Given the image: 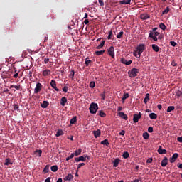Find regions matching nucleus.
I'll return each instance as SVG.
<instances>
[{
	"label": "nucleus",
	"instance_id": "864d4df0",
	"mask_svg": "<svg viewBox=\"0 0 182 182\" xmlns=\"http://www.w3.org/2000/svg\"><path fill=\"white\" fill-rule=\"evenodd\" d=\"M134 56H135L136 58H140L139 57V53L137 52V50L134 52Z\"/></svg>",
	"mask_w": 182,
	"mask_h": 182
},
{
	"label": "nucleus",
	"instance_id": "f3484780",
	"mask_svg": "<svg viewBox=\"0 0 182 182\" xmlns=\"http://www.w3.org/2000/svg\"><path fill=\"white\" fill-rule=\"evenodd\" d=\"M12 164H14V162L11 161V159L9 158L6 159L4 166H11Z\"/></svg>",
	"mask_w": 182,
	"mask_h": 182
},
{
	"label": "nucleus",
	"instance_id": "de8ad7c7",
	"mask_svg": "<svg viewBox=\"0 0 182 182\" xmlns=\"http://www.w3.org/2000/svg\"><path fill=\"white\" fill-rule=\"evenodd\" d=\"M85 163H80L78 164L77 170H79V168H80L81 167H83V166H85Z\"/></svg>",
	"mask_w": 182,
	"mask_h": 182
},
{
	"label": "nucleus",
	"instance_id": "a878e982",
	"mask_svg": "<svg viewBox=\"0 0 182 182\" xmlns=\"http://www.w3.org/2000/svg\"><path fill=\"white\" fill-rule=\"evenodd\" d=\"M101 144H103L104 146H107V147H109V145L110 144V143H109V140L105 139L101 141Z\"/></svg>",
	"mask_w": 182,
	"mask_h": 182
},
{
	"label": "nucleus",
	"instance_id": "a18cd8bd",
	"mask_svg": "<svg viewBox=\"0 0 182 182\" xmlns=\"http://www.w3.org/2000/svg\"><path fill=\"white\" fill-rule=\"evenodd\" d=\"M95 81H92L90 82V87H91V89H93V87H95Z\"/></svg>",
	"mask_w": 182,
	"mask_h": 182
},
{
	"label": "nucleus",
	"instance_id": "13d9d810",
	"mask_svg": "<svg viewBox=\"0 0 182 182\" xmlns=\"http://www.w3.org/2000/svg\"><path fill=\"white\" fill-rule=\"evenodd\" d=\"M148 132H149V133H153V127H149L148 128Z\"/></svg>",
	"mask_w": 182,
	"mask_h": 182
},
{
	"label": "nucleus",
	"instance_id": "49530a36",
	"mask_svg": "<svg viewBox=\"0 0 182 182\" xmlns=\"http://www.w3.org/2000/svg\"><path fill=\"white\" fill-rule=\"evenodd\" d=\"M176 96H177L178 97H180L182 96V92L181 91H178L176 92Z\"/></svg>",
	"mask_w": 182,
	"mask_h": 182
},
{
	"label": "nucleus",
	"instance_id": "e433bc0d",
	"mask_svg": "<svg viewBox=\"0 0 182 182\" xmlns=\"http://www.w3.org/2000/svg\"><path fill=\"white\" fill-rule=\"evenodd\" d=\"M143 137L145 140H148L149 137H150V134H149L147 132H144L143 134Z\"/></svg>",
	"mask_w": 182,
	"mask_h": 182
},
{
	"label": "nucleus",
	"instance_id": "680f3d73",
	"mask_svg": "<svg viewBox=\"0 0 182 182\" xmlns=\"http://www.w3.org/2000/svg\"><path fill=\"white\" fill-rule=\"evenodd\" d=\"M126 132H124V130H122L120 132H119V135L120 136H124Z\"/></svg>",
	"mask_w": 182,
	"mask_h": 182
},
{
	"label": "nucleus",
	"instance_id": "f8f14e48",
	"mask_svg": "<svg viewBox=\"0 0 182 182\" xmlns=\"http://www.w3.org/2000/svg\"><path fill=\"white\" fill-rule=\"evenodd\" d=\"M132 0H122L119 1V5H130Z\"/></svg>",
	"mask_w": 182,
	"mask_h": 182
},
{
	"label": "nucleus",
	"instance_id": "473e14b6",
	"mask_svg": "<svg viewBox=\"0 0 182 182\" xmlns=\"http://www.w3.org/2000/svg\"><path fill=\"white\" fill-rule=\"evenodd\" d=\"M129 156L130 154L127 151L124 152L122 154L123 159H129Z\"/></svg>",
	"mask_w": 182,
	"mask_h": 182
},
{
	"label": "nucleus",
	"instance_id": "5701e85b",
	"mask_svg": "<svg viewBox=\"0 0 182 182\" xmlns=\"http://www.w3.org/2000/svg\"><path fill=\"white\" fill-rule=\"evenodd\" d=\"M152 49H153V50H154V52H159L160 50V47L156 44H153Z\"/></svg>",
	"mask_w": 182,
	"mask_h": 182
},
{
	"label": "nucleus",
	"instance_id": "1a4fd4ad",
	"mask_svg": "<svg viewBox=\"0 0 182 182\" xmlns=\"http://www.w3.org/2000/svg\"><path fill=\"white\" fill-rule=\"evenodd\" d=\"M121 62L124 65H132V63H133V61L132 60H129L127 61V60H126V58H121Z\"/></svg>",
	"mask_w": 182,
	"mask_h": 182
},
{
	"label": "nucleus",
	"instance_id": "20e7f679",
	"mask_svg": "<svg viewBox=\"0 0 182 182\" xmlns=\"http://www.w3.org/2000/svg\"><path fill=\"white\" fill-rule=\"evenodd\" d=\"M140 119H141V112L134 114V118H133L134 123H139V120H140Z\"/></svg>",
	"mask_w": 182,
	"mask_h": 182
},
{
	"label": "nucleus",
	"instance_id": "ea45409f",
	"mask_svg": "<svg viewBox=\"0 0 182 182\" xmlns=\"http://www.w3.org/2000/svg\"><path fill=\"white\" fill-rule=\"evenodd\" d=\"M69 77H70L71 79H73V77H75V70H71L70 74H69Z\"/></svg>",
	"mask_w": 182,
	"mask_h": 182
},
{
	"label": "nucleus",
	"instance_id": "aec40b11",
	"mask_svg": "<svg viewBox=\"0 0 182 182\" xmlns=\"http://www.w3.org/2000/svg\"><path fill=\"white\" fill-rule=\"evenodd\" d=\"M140 18L142 21H146V19H150V16L149 14H141Z\"/></svg>",
	"mask_w": 182,
	"mask_h": 182
},
{
	"label": "nucleus",
	"instance_id": "7ed1b4c3",
	"mask_svg": "<svg viewBox=\"0 0 182 182\" xmlns=\"http://www.w3.org/2000/svg\"><path fill=\"white\" fill-rule=\"evenodd\" d=\"M129 77H136L137 76V73H139V69L133 68L130 71H129Z\"/></svg>",
	"mask_w": 182,
	"mask_h": 182
},
{
	"label": "nucleus",
	"instance_id": "338daca9",
	"mask_svg": "<svg viewBox=\"0 0 182 182\" xmlns=\"http://www.w3.org/2000/svg\"><path fill=\"white\" fill-rule=\"evenodd\" d=\"M45 182H50V177H48L45 180Z\"/></svg>",
	"mask_w": 182,
	"mask_h": 182
},
{
	"label": "nucleus",
	"instance_id": "c85d7f7f",
	"mask_svg": "<svg viewBox=\"0 0 182 182\" xmlns=\"http://www.w3.org/2000/svg\"><path fill=\"white\" fill-rule=\"evenodd\" d=\"M149 117H150V119H157V114L151 113V114H149Z\"/></svg>",
	"mask_w": 182,
	"mask_h": 182
},
{
	"label": "nucleus",
	"instance_id": "9b49d317",
	"mask_svg": "<svg viewBox=\"0 0 182 182\" xmlns=\"http://www.w3.org/2000/svg\"><path fill=\"white\" fill-rule=\"evenodd\" d=\"M118 115L119 117H121V119H124V120H127V119H129L127 114H124V112H119Z\"/></svg>",
	"mask_w": 182,
	"mask_h": 182
},
{
	"label": "nucleus",
	"instance_id": "4468645a",
	"mask_svg": "<svg viewBox=\"0 0 182 182\" xmlns=\"http://www.w3.org/2000/svg\"><path fill=\"white\" fill-rule=\"evenodd\" d=\"M168 159H167V157H165L162 161H161V166L162 167H166V166H167L168 164Z\"/></svg>",
	"mask_w": 182,
	"mask_h": 182
},
{
	"label": "nucleus",
	"instance_id": "c9c22d12",
	"mask_svg": "<svg viewBox=\"0 0 182 182\" xmlns=\"http://www.w3.org/2000/svg\"><path fill=\"white\" fill-rule=\"evenodd\" d=\"M82 153V149H79L78 150L75 151L74 155L75 156H80V154Z\"/></svg>",
	"mask_w": 182,
	"mask_h": 182
},
{
	"label": "nucleus",
	"instance_id": "393cba45",
	"mask_svg": "<svg viewBox=\"0 0 182 182\" xmlns=\"http://www.w3.org/2000/svg\"><path fill=\"white\" fill-rule=\"evenodd\" d=\"M77 122V117L75 116L73 118H72L70 121V124H75Z\"/></svg>",
	"mask_w": 182,
	"mask_h": 182
},
{
	"label": "nucleus",
	"instance_id": "f257e3e1",
	"mask_svg": "<svg viewBox=\"0 0 182 182\" xmlns=\"http://www.w3.org/2000/svg\"><path fill=\"white\" fill-rule=\"evenodd\" d=\"M99 109V105H97V103L92 102L90 105V113L91 114H96V112H97V109Z\"/></svg>",
	"mask_w": 182,
	"mask_h": 182
},
{
	"label": "nucleus",
	"instance_id": "ddd939ff",
	"mask_svg": "<svg viewBox=\"0 0 182 182\" xmlns=\"http://www.w3.org/2000/svg\"><path fill=\"white\" fill-rule=\"evenodd\" d=\"M75 161L76 163H79V161H86V158H85L83 156H81L80 157L75 158Z\"/></svg>",
	"mask_w": 182,
	"mask_h": 182
},
{
	"label": "nucleus",
	"instance_id": "c756f323",
	"mask_svg": "<svg viewBox=\"0 0 182 182\" xmlns=\"http://www.w3.org/2000/svg\"><path fill=\"white\" fill-rule=\"evenodd\" d=\"M16 89V90H21V85H10V89Z\"/></svg>",
	"mask_w": 182,
	"mask_h": 182
},
{
	"label": "nucleus",
	"instance_id": "39448f33",
	"mask_svg": "<svg viewBox=\"0 0 182 182\" xmlns=\"http://www.w3.org/2000/svg\"><path fill=\"white\" fill-rule=\"evenodd\" d=\"M41 90H42V84H41L40 82H38L34 89V93H36V94L39 93V92H41Z\"/></svg>",
	"mask_w": 182,
	"mask_h": 182
},
{
	"label": "nucleus",
	"instance_id": "bf43d9fd",
	"mask_svg": "<svg viewBox=\"0 0 182 182\" xmlns=\"http://www.w3.org/2000/svg\"><path fill=\"white\" fill-rule=\"evenodd\" d=\"M170 43L171 46H176V45H177V43L174 41H171Z\"/></svg>",
	"mask_w": 182,
	"mask_h": 182
},
{
	"label": "nucleus",
	"instance_id": "4be33fe9",
	"mask_svg": "<svg viewBox=\"0 0 182 182\" xmlns=\"http://www.w3.org/2000/svg\"><path fill=\"white\" fill-rule=\"evenodd\" d=\"M50 73H51L50 70L47 69L43 71V76H49L50 75Z\"/></svg>",
	"mask_w": 182,
	"mask_h": 182
},
{
	"label": "nucleus",
	"instance_id": "f03ea898",
	"mask_svg": "<svg viewBox=\"0 0 182 182\" xmlns=\"http://www.w3.org/2000/svg\"><path fill=\"white\" fill-rule=\"evenodd\" d=\"M136 49V52H138L139 58H140L143 51L146 50V46L144 44H139Z\"/></svg>",
	"mask_w": 182,
	"mask_h": 182
},
{
	"label": "nucleus",
	"instance_id": "2eb2a0df",
	"mask_svg": "<svg viewBox=\"0 0 182 182\" xmlns=\"http://www.w3.org/2000/svg\"><path fill=\"white\" fill-rule=\"evenodd\" d=\"M102 132H100V129H97V131H93L94 137L95 139H97V137H100Z\"/></svg>",
	"mask_w": 182,
	"mask_h": 182
},
{
	"label": "nucleus",
	"instance_id": "603ef678",
	"mask_svg": "<svg viewBox=\"0 0 182 182\" xmlns=\"http://www.w3.org/2000/svg\"><path fill=\"white\" fill-rule=\"evenodd\" d=\"M100 96L102 99V100H105L106 99V95H105V92L102 94H100Z\"/></svg>",
	"mask_w": 182,
	"mask_h": 182
},
{
	"label": "nucleus",
	"instance_id": "412c9836",
	"mask_svg": "<svg viewBox=\"0 0 182 182\" xmlns=\"http://www.w3.org/2000/svg\"><path fill=\"white\" fill-rule=\"evenodd\" d=\"M120 163V159H116L113 162V167H117Z\"/></svg>",
	"mask_w": 182,
	"mask_h": 182
},
{
	"label": "nucleus",
	"instance_id": "4c0bfd02",
	"mask_svg": "<svg viewBox=\"0 0 182 182\" xmlns=\"http://www.w3.org/2000/svg\"><path fill=\"white\" fill-rule=\"evenodd\" d=\"M159 28H160V29H162V31H166V25L164 23H161L159 24Z\"/></svg>",
	"mask_w": 182,
	"mask_h": 182
},
{
	"label": "nucleus",
	"instance_id": "6ab92c4d",
	"mask_svg": "<svg viewBox=\"0 0 182 182\" xmlns=\"http://www.w3.org/2000/svg\"><path fill=\"white\" fill-rule=\"evenodd\" d=\"M49 106V102L48 101H43V103L41 105V107L43 109H46Z\"/></svg>",
	"mask_w": 182,
	"mask_h": 182
},
{
	"label": "nucleus",
	"instance_id": "6e6d98bb",
	"mask_svg": "<svg viewBox=\"0 0 182 182\" xmlns=\"http://www.w3.org/2000/svg\"><path fill=\"white\" fill-rule=\"evenodd\" d=\"M18 75H19V73L16 71H15V74L13 75V77H14V79H16L18 77Z\"/></svg>",
	"mask_w": 182,
	"mask_h": 182
},
{
	"label": "nucleus",
	"instance_id": "69168bd1",
	"mask_svg": "<svg viewBox=\"0 0 182 182\" xmlns=\"http://www.w3.org/2000/svg\"><path fill=\"white\" fill-rule=\"evenodd\" d=\"M44 63H49V58H45L44 59Z\"/></svg>",
	"mask_w": 182,
	"mask_h": 182
},
{
	"label": "nucleus",
	"instance_id": "5fc2aeb1",
	"mask_svg": "<svg viewBox=\"0 0 182 182\" xmlns=\"http://www.w3.org/2000/svg\"><path fill=\"white\" fill-rule=\"evenodd\" d=\"M112 31H109V35H108L107 39H109V40L112 39Z\"/></svg>",
	"mask_w": 182,
	"mask_h": 182
},
{
	"label": "nucleus",
	"instance_id": "0e129e2a",
	"mask_svg": "<svg viewBox=\"0 0 182 182\" xmlns=\"http://www.w3.org/2000/svg\"><path fill=\"white\" fill-rule=\"evenodd\" d=\"M177 140L179 141V143H182V136L178 137Z\"/></svg>",
	"mask_w": 182,
	"mask_h": 182
},
{
	"label": "nucleus",
	"instance_id": "e2e57ef3",
	"mask_svg": "<svg viewBox=\"0 0 182 182\" xmlns=\"http://www.w3.org/2000/svg\"><path fill=\"white\" fill-rule=\"evenodd\" d=\"M146 163H153V159L152 158H149L147 159Z\"/></svg>",
	"mask_w": 182,
	"mask_h": 182
},
{
	"label": "nucleus",
	"instance_id": "09e8293b",
	"mask_svg": "<svg viewBox=\"0 0 182 182\" xmlns=\"http://www.w3.org/2000/svg\"><path fill=\"white\" fill-rule=\"evenodd\" d=\"M36 154H38V157H41V154H42V150L36 151Z\"/></svg>",
	"mask_w": 182,
	"mask_h": 182
},
{
	"label": "nucleus",
	"instance_id": "b1692460",
	"mask_svg": "<svg viewBox=\"0 0 182 182\" xmlns=\"http://www.w3.org/2000/svg\"><path fill=\"white\" fill-rule=\"evenodd\" d=\"M149 38H152V39L155 41H157V37L154 36V33L150 31V33L149 34Z\"/></svg>",
	"mask_w": 182,
	"mask_h": 182
},
{
	"label": "nucleus",
	"instance_id": "774afa93",
	"mask_svg": "<svg viewBox=\"0 0 182 182\" xmlns=\"http://www.w3.org/2000/svg\"><path fill=\"white\" fill-rule=\"evenodd\" d=\"M177 167L178 168H182V164H178Z\"/></svg>",
	"mask_w": 182,
	"mask_h": 182
},
{
	"label": "nucleus",
	"instance_id": "c03bdc74",
	"mask_svg": "<svg viewBox=\"0 0 182 182\" xmlns=\"http://www.w3.org/2000/svg\"><path fill=\"white\" fill-rule=\"evenodd\" d=\"M75 157V154H71L70 156H68L66 158V161H69V160H70V159H73Z\"/></svg>",
	"mask_w": 182,
	"mask_h": 182
},
{
	"label": "nucleus",
	"instance_id": "7c9ffc66",
	"mask_svg": "<svg viewBox=\"0 0 182 182\" xmlns=\"http://www.w3.org/2000/svg\"><path fill=\"white\" fill-rule=\"evenodd\" d=\"M43 173L46 174V173H49V165H46V167L43 170Z\"/></svg>",
	"mask_w": 182,
	"mask_h": 182
},
{
	"label": "nucleus",
	"instance_id": "58836bf2",
	"mask_svg": "<svg viewBox=\"0 0 182 182\" xmlns=\"http://www.w3.org/2000/svg\"><path fill=\"white\" fill-rule=\"evenodd\" d=\"M174 109H175L174 106H169L167 108V112L170 113V112H173V110H174Z\"/></svg>",
	"mask_w": 182,
	"mask_h": 182
},
{
	"label": "nucleus",
	"instance_id": "8fccbe9b",
	"mask_svg": "<svg viewBox=\"0 0 182 182\" xmlns=\"http://www.w3.org/2000/svg\"><path fill=\"white\" fill-rule=\"evenodd\" d=\"M90 62H92V60L86 59L85 61V64L86 65V66H89Z\"/></svg>",
	"mask_w": 182,
	"mask_h": 182
},
{
	"label": "nucleus",
	"instance_id": "4d7b16f0",
	"mask_svg": "<svg viewBox=\"0 0 182 182\" xmlns=\"http://www.w3.org/2000/svg\"><path fill=\"white\" fill-rule=\"evenodd\" d=\"M14 110H18V109H19V105H14Z\"/></svg>",
	"mask_w": 182,
	"mask_h": 182
},
{
	"label": "nucleus",
	"instance_id": "3c124183",
	"mask_svg": "<svg viewBox=\"0 0 182 182\" xmlns=\"http://www.w3.org/2000/svg\"><path fill=\"white\" fill-rule=\"evenodd\" d=\"M100 6H105V2H103V0H99L98 1Z\"/></svg>",
	"mask_w": 182,
	"mask_h": 182
},
{
	"label": "nucleus",
	"instance_id": "a211bd4d",
	"mask_svg": "<svg viewBox=\"0 0 182 182\" xmlns=\"http://www.w3.org/2000/svg\"><path fill=\"white\" fill-rule=\"evenodd\" d=\"M65 181H70V180H73V175L69 173L68 176H66L64 178Z\"/></svg>",
	"mask_w": 182,
	"mask_h": 182
},
{
	"label": "nucleus",
	"instance_id": "f704fd0d",
	"mask_svg": "<svg viewBox=\"0 0 182 182\" xmlns=\"http://www.w3.org/2000/svg\"><path fill=\"white\" fill-rule=\"evenodd\" d=\"M126 99H129V93L124 94V95L122 98V102H124Z\"/></svg>",
	"mask_w": 182,
	"mask_h": 182
},
{
	"label": "nucleus",
	"instance_id": "9d476101",
	"mask_svg": "<svg viewBox=\"0 0 182 182\" xmlns=\"http://www.w3.org/2000/svg\"><path fill=\"white\" fill-rule=\"evenodd\" d=\"M159 154H166L167 153V150L163 149V146H160L157 150Z\"/></svg>",
	"mask_w": 182,
	"mask_h": 182
},
{
	"label": "nucleus",
	"instance_id": "dca6fc26",
	"mask_svg": "<svg viewBox=\"0 0 182 182\" xmlns=\"http://www.w3.org/2000/svg\"><path fill=\"white\" fill-rule=\"evenodd\" d=\"M67 102H68V99L66 98V97H63L61 98L60 103L61 106H65V105H66Z\"/></svg>",
	"mask_w": 182,
	"mask_h": 182
},
{
	"label": "nucleus",
	"instance_id": "2f4dec72",
	"mask_svg": "<svg viewBox=\"0 0 182 182\" xmlns=\"http://www.w3.org/2000/svg\"><path fill=\"white\" fill-rule=\"evenodd\" d=\"M51 171H53V173H56V171H58V166L54 165L51 166Z\"/></svg>",
	"mask_w": 182,
	"mask_h": 182
},
{
	"label": "nucleus",
	"instance_id": "052dcab7",
	"mask_svg": "<svg viewBox=\"0 0 182 182\" xmlns=\"http://www.w3.org/2000/svg\"><path fill=\"white\" fill-rule=\"evenodd\" d=\"M63 91L64 92V93H68V87H64L63 88Z\"/></svg>",
	"mask_w": 182,
	"mask_h": 182
},
{
	"label": "nucleus",
	"instance_id": "79ce46f5",
	"mask_svg": "<svg viewBox=\"0 0 182 182\" xmlns=\"http://www.w3.org/2000/svg\"><path fill=\"white\" fill-rule=\"evenodd\" d=\"M99 116H100V117H106V113H105L103 110H101L100 111Z\"/></svg>",
	"mask_w": 182,
	"mask_h": 182
},
{
	"label": "nucleus",
	"instance_id": "bb28decb",
	"mask_svg": "<svg viewBox=\"0 0 182 182\" xmlns=\"http://www.w3.org/2000/svg\"><path fill=\"white\" fill-rule=\"evenodd\" d=\"M56 137H59L60 136H63V131L62 129H58L55 134Z\"/></svg>",
	"mask_w": 182,
	"mask_h": 182
},
{
	"label": "nucleus",
	"instance_id": "cd10ccee",
	"mask_svg": "<svg viewBox=\"0 0 182 182\" xmlns=\"http://www.w3.org/2000/svg\"><path fill=\"white\" fill-rule=\"evenodd\" d=\"M149 99H150V94L147 93L145 96V98L144 99V103L146 104L147 102H149Z\"/></svg>",
	"mask_w": 182,
	"mask_h": 182
},
{
	"label": "nucleus",
	"instance_id": "423d86ee",
	"mask_svg": "<svg viewBox=\"0 0 182 182\" xmlns=\"http://www.w3.org/2000/svg\"><path fill=\"white\" fill-rule=\"evenodd\" d=\"M108 55H109V56H111L112 58H114V47L111 46L108 49Z\"/></svg>",
	"mask_w": 182,
	"mask_h": 182
},
{
	"label": "nucleus",
	"instance_id": "0eeeda50",
	"mask_svg": "<svg viewBox=\"0 0 182 182\" xmlns=\"http://www.w3.org/2000/svg\"><path fill=\"white\" fill-rule=\"evenodd\" d=\"M50 85L56 92H59V89L56 87V81L55 80H51Z\"/></svg>",
	"mask_w": 182,
	"mask_h": 182
},
{
	"label": "nucleus",
	"instance_id": "a19ab883",
	"mask_svg": "<svg viewBox=\"0 0 182 182\" xmlns=\"http://www.w3.org/2000/svg\"><path fill=\"white\" fill-rule=\"evenodd\" d=\"M168 12H170V8L168 6L162 11V14L164 15L166 14H168Z\"/></svg>",
	"mask_w": 182,
	"mask_h": 182
},
{
	"label": "nucleus",
	"instance_id": "37998d69",
	"mask_svg": "<svg viewBox=\"0 0 182 182\" xmlns=\"http://www.w3.org/2000/svg\"><path fill=\"white\" fill-rule=\"evenodd\" d=\"M123 31H120L117 35V39H121L122 36H123Z\"/></svg>",
	"mask_w": 182,
	"mask_h": 182
},
{
	"label": "nucleus",
	"instance_id": "72a5a7b5",
	"mask_svg": "<svg viewBox=\"0 0 182 182\" xmlns=\"http://www.w3.org/2000/svg\"><path fill=\"white\" fill-rule=\"evenodd\" d=\"M105 53V50H100V51H95V54L97 56H101V55H103Z\"/></svg>",
	"mask_w": 182,
	"mask_h": 182
},
{
	"label": "nucleus",
	"instance_id": "6e6552de",
	"mask_svg": "<svg viewBox=\"0 0 182 182\" xmlns=\"http://www.w3.org/2000/svg\"><path fill=\"white\" fill-rule=\"evenodd\" d=\"M176 159H178V154L175 153L173 154L172 157L169 159L170 163H174Z\"/></svg>",
	"mask_w": 182,
	"mask_h": 182
}]
</instances>
